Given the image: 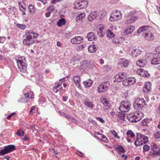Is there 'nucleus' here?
I'll use <instances>...</instances> for the list:
<instances>
[{
	"label": "nucleus",
	"instance_id": "obj_48",
	"mask_svg": "<svg viewBox=\"0 0 160 160\" xmlns=\"http://www.w3.org/2000/svg\"><path fill=\"white\" fill-rule=\"evenodd\" d=\"M122 84L124 86H129V83L128 82V79H126L124 81H122Z\"/></svg>",
	"mask_w": 160,
	"mask_h": 160
},
{
	"label": "nucleus",
	"instance_id": "obj_47",
	"mask_svg": "<svg viewBox=\"0 0 160 160\" xmlns=\"http://www.w3.org/2000/svg\"><path fill=\"white\" fill-rule=\"evenodd\" d=\"M55 8L53 5H50L49 6L48 9L50 12H52L54 10Z\"/></svg>",
	"mask_w": 160,
	"mask_h": 160
},
{
	"label": "nucleus",
	"instance_id": "obj_62",
	"mask_svg": "<svg viewBox=\"0 0 160 160\" xmlns=\"http://www.w3.org/2000/svg\"><path fill=\"white\" fill-rule=\"evenodd\" d=\"M59 0H52L51 2L52 3H55L58 2H59Z\"/></svg>",
	"mask_w": 160,
	"mask_h": 160
},
{
	"label": "nucleus",
	"instance_id": "obj_58",
	"mask_svg": "<svg viewBox=\"0 0 160 160\" xmlns=\"http://www.w3.org/2000/svg\"><path fill=\"white\" fill-rule=\"evenodd\" d=\"M15 114V112L12 113L11 114H10V115H8V116L7 118L8 119H10L11 117L12 116V115Z\"/></svg>",
	"mask_w": 160,
	"mask_h": 160
},
{
	"label": "nucleus",
	"instance_id": "obj_57",
	"mask_svg": "<svg viewBox=\"0 0 160 160\" xmlns=\"http://www.w3.org/2000/svg\"><path fill=\"white\" fill-rule=\"evenodd\" d=\"M70 121H72V122H74L75 123H77L78 122L77 120L72 117L71 118Z\"/></svg>",
	"mask_w": 160,
	"mask_h": 160
},
{
	"label": "nucleus",
	"instance_id": "obj_32",
	"mask_svg": "<svg viewBox=\"0 0 160 160\" xmlns=\"http://www.w3.org/2000/svg\"><path fill=\"white\" fill-rule=\"evenodd\" d=\"M137 65L140 67H143L146 64V62L142 60H139L137 62Z\"/></svg>",
	"mask_w": 160,
	"mask_h": 160
},
{
	"label": "nucleus",
	"instance_id": "obj_25",
	"mask_svg": "<svg viewBox=\"0 0 160 160\" xmlns=\"http://www.w3.org/2000/svg\"><path fill=\"white\" fill-rule=\"evenodd\" d=\"M134 102L137 103L138 104L145 105V101L143 98H136L135 101Z\"/></svg>",
	"mask_w": 160,
	"mask_h": 160
},
{
	"label": "nucleus",
	"instance_id": "obj_10",
	"mask_svg": "<svg viewBox=\"0 0 160 160\" xmlns=\"http://www.w3.org/2000/svg\"><path fill=\"white\" fill-rule=\"evenodd\" d=\"M122 15L121 12L118 10L113 11L110 14L109 20H111V18H112L113 20H120L122 19Z\"/></svg>",
	"mask_w": 160,
	"mask_h": 160
},
{
	"label": "nucleus",
	"instance_id": "obj_42",
	"mask_svg": "<svg viewBox=\"0 0 160 160\" xmlns=\"http://www.w3.org/2000/svg\"><path fill=\"white\" fill-rule=\"evenodd\" d=\"M28 9L30 13L33 14L35 11V9L34 6L32 5H30L28 7Z\"/></svg>",
	"mask_w": 160,
	"mask_h": 160
},
{
	"label": "nucleus",
	"instance_id": "obj_3",
	"mask_svg": "<svg viewBox=\"0 0 160 160\" xmlns=\"http://www.w3.org/2000/svg\"><path fill=\"white\" fill-rule=\"evenodd\" d=\"M148 141L147 137L142 135L140 133H137L136 139L134 142V144L136 146H139L146 143Z\"/></svg>",
	"mask_w": 160,
	"mask_h": 160
},
{
	"label": "nucleus",
	"instance_id": "obj_63",
	"mask_svg": "<svg viewBox=\"0 0 160 160\" xmlns=\"http://www.w3.org/2000/svg\"><path fill=\"white\" fill-rule=\"evenodd\" d=\"M38 0L42 2L44 4H45L47 3V0Z\"/></svg>",
	"mask_w": 160,
	"mask_h": 160
},
{
	"label": "nucleus",
	"instance_id": "obj_54",
	"mask_svg": "<svg viewBox=\"0 0 160 160\" xmlns=\"http://www.w3.org/2000/svg\"><path fill=\"white\" fill-rule=\"evenodd\" d=\"M62 88V87H61L59 89H58V88H56L55 87H54L53 88V90L56 93L59 90L61 89Z\"/></svg>",
	"mask_w": 160,
	"mask_h": 160
},
{
	"label": "nucleus",
	"instance_id": "obj_2",
	"mask_svg": "<svg viewBox=\"0 0 160 160\" xmlns=\"http://www.w3.org/2000/svg\"><path fill=\"white\" fill-rule=\"evenodd\" d=\"M143 117L142 112H136L127 115V117L128 121L132 122H136L140 121Z\"/></svg>",
	"mask_w": 160,
	"mask_h": 160
},
{
	"label": "nucleus",
	"instance_id": "obj_17",
	"mask_svg": "<svg viewBox=\"0 0 160 160\" xmlns=\"http://www.w3.org/2000/svg\"><path fill=\"white\" fill-rule=\"evenodd\" d=\"M84 104L91 109H92L94 107V104L92 102L90 101L88 99H86L84 101Z\"/></svg>",
	"mask_w": 160,
	"mask_h": 160
},
{
	"label": "nucleus",
	"instance_id": "obj_6",
	"mask_svg": "<svg viewBox=\"0 0 160 160\" xmlns=\"http://www.w3.org/2000/svg\"><path fill=\"white\" fill-rule=\"evenodd\" d=\"M130 104L128 102L122 101L121 103L119 109L122 112H127L130 109Z\"/></svg>",
	"mask_w": 160,
	"mask_h": 160
},
{
	"label": "nucleus",
	"instance_id": "obj_53",
	"mask_svg": "<svg viewBox=\"0 0 160 160\" xmlns=\"http://www.w3.org/2000/svg\"><path fill=\"white\" fill-rule=\"evenodd\" d=\"M125 114H122V116H120V118L122 120H124L125 119Z\"/></svg>",
	"mask_w": 160,
	"mask_h": 160
},
{
	"label": "nucleus",
	"instance_id": "obj_16",
	"mask_svg": "<svg viewBox=\"0 0 160 160\" xmlns=\"http://www.w3.org/2000/svg\"><path fill=\"white\" fill-rule=\"evenodd\" d=\"M92 65V63L90 62L89 61L84 62L82 64V66L83 68L87 69L91 68Z\"/></svg>",
	"mask_w": 160,
	"mask_h": 160
},
{
	"label": "nucleus",
	"instance_id": "obj_8",
	"mask_svg": "<svg viewBox=\"0 0 160 160\" xmlns=\"http://www.w3.org/2000/svg\"><path fill=\"white\" fill-rule=\"evenodd\" d=\"M109 85V82L108 81L101 83L98 88V92L101 93L105 91L108 88Z\"/></svg>",
	"mask_w": 160,
	"mask_h": 160
},
{
	"label": "nucleus",
	"instance_id": "obj_51",
	"mask_svg": "<svg viewBox=\"0 0 160 160\" xmlns=\"http://www.w3.org/2000/svg\"><path fill=\"white\" fill-rule=\"evenodd\" d=\"M22 139L24 141H28L29 140V138L28 136V135H25V136L23 138H22Z\"/></svg>",
	"mask_w": 160,
	"mask_h": 160
},
{
	"label": "nucleus",
	"instance_id": "obj_55",
	"mask_svg": "<svg viewBox=\"0 0 160 160\" xmlns=\"http://www.w3.org/2000/svg\"><path fill=\"white\" fill-rule=\"evenodd\" d=\"M19 6L20 9L21 11H23L25 10V8L22 6V4H19Z\"/></svg>",
	"mask_w": 160,
	"mask_h": 160
},
{
	"label": "nucleus",
	"instance_id": "obj_15",
	"mask_svg": "<svg viewBox=\"0 0 160 160\" xmlns=\"http://www.w3.org/2000/svg\"><path fill=\"white\" fill-rule=\"evenodd\" d=\"M118 64L120 65L121 67L123 66L125 68L127 67L129 64V61L126 59L121 58L119 60Z\"/></svg>",
	"mask_w": 160,
	"mask_h": 160
},
{
	"label": "nucleus",
	"instance_id": "obj_60",
	"mask_svg": "<svg viewBox=\"0 0 160 160\" xmlns=\"http://www.w3.org/2000/svg\"><path fill=\"white\" fill-rule=\"evenodd\" d=\"M100 13L101 15H102V16H105V15L106 12L104 10L101 11L100 12Z\"/></svg>",
	"mask_w": 160,
	"mask_h": 160
},
{
	"label": "nucleus",
	"instance_id": "obj_24",
	"mask_svg": "<svg viewBox=\"0 0 160 160\" xmlns=\"http://www.w3.org/2000/svg\"><path fill=\"white\" fill-rule=\"evenodd\" d=\"M141 52V51L138 49H135L133 50L131 54L133 57H137L138 55L140 54Z\"/></svg>",
	"mask_w": 160,
	"mask_h": 160
},
{
	"label": "nucleus",
	"instance_id": "obj_35",
	"mask_svg": "<svg viewBox=\"0 0 160 160\" xmlns=\"http://www.w3.org/2000/svg\"><path fill=\"white\" fill-rule=\"evenodd\" d=\"M149 27L148 26H144L140 28L137 31V33H140L146 30L148 27Z\"/></svg>",
	"mask_w": 160,
	"mask_h": 160
},
{
	"label": "nucleus",
	"instance_id": "obj_4",
	"mask_svg": "<svg viewBox=\"0 0 160 160\" xmlns=\"http://www.w3.org/2000/svg\"><path fill=\"white\" fill-rule=\"evenodd\" d=\"M88 5V2L86 0L76 1L74 3V8L78 10L86 8Z\"/></svg>",
	"mask_w": 160,
	"mask_h": 160
},
{
	"label": "nucleus",
	"instance_id": "obj_49",
	"mask_svg": "<svg viewBox=\"0 0 160 160\" xmlns=\"http://www.w3.org/2000/svg\"><path fill=\"white\" fill-rule=\"evenodd\" d=\"M154 137L155 138L157 139L160 138V131L157 132V133L155 134Z\"/></svg>",
	"mask_w": 160,
	"mask_h": 160
},
{
	"label": "nucleus",
	"instance_id": "obj_21",
	"mask_svg": "<svg viewBox=\"0 0 160 160\" xmlns=\"http://www.w3.org/2000/svg\"><path fill=\"white\" fill-rule=\"evenodd\" d=\"M87 37L89 41H92L97 39V38L95 36V34L92 32H90L88 33Z\"/></svg>",
	"mask_w": 160,
	"mask_h": 160
},
{
	"label": "nucleus",
	"instance_id": "obj_52",
	"mask_svg": "<svg viewBox=\"0 0 160 160\" xmlns=\"http://www.w3.org/2000/svg\"><path fill=\"white\" fill-rule=\"evenodd\" d=\"M97 119L102 123H104L105 122L104 120L100 117H98L97 118Z\"/></svg>",
	"mask_w": 160,
	"mask_h": 160
},
{
	"label": "nucleus",
	"instance_id": "obj_12",
	"mask_svg": "<svg viewBox=\"0 0 160 160\" xmlns=\"http://www.w3.org/2000/svg\"><path fill=\"white\" fill-rule=\"evenodd\" d=\"M83 38L81 36L75 37L70 40V42L74 44H80L83 41Z\"/></svg>",
	"mask_w": 160,
	"mask_h": 160
},
{
	"label": "nucleus",
	"instance_id": "obj_7",
	"mask_svg": "<svg viewBox=\"0 0 160 160\" xmlns=\"http://www.w3.org/2000/svg\"><path fill=\"white\" fill-rule=\"evenodd\" d=\"M19 70L21 72H24L26 71L27 65L21 58H19L17 61Z\"/></svg>",
	"mask_w": 160,
	"mask_h": 160
},
{
	"label": "nucleus",
	"instance_id": "obj_43",
	"mask_svg": "<svg viewBox=\"0 0 160 160\" xmlns=\"http://www.w3.org/2000/svg\"><path fill=\"white\" fill-rule=\"evenodd\" d=\"M143 152H144V151L146 152L150 150V147L147 144H145L143 146Z\"/></svg>",
	"mask_w": 160,
	"mask_h": 160
},
{
	"label": "nucleus",
	"instance_id": "obj_33",
	"mask_svg": "<svg viewBox=\"0 0 160 160\" xmlns=\"http://www.w3.org/2000/svg\"><path fill=\"white\" fill-rule=\"evenodd\" d=\"M85 17V14L84 13H81L79 14L76 17V20H81L83 19Z\"/></svg>",
	"mask_w": 160,
	"mask_h": 160
},
{
	"label": "nucleus",
	"instance_id": "obj_26",
	"mask_svg": "<svg viewBox=\"0 0 160 160\" xmlns=\"http://www.w3.org/2000/svg\"><path fill=\"white\" fill-rule=\"evenodd\" d=\"M93 82L90 79H88L83 82V83L85 87H89L92 86Z\"/></svg>",
	"mask_w": 160,
	"mask_h": 160
},
{
	"label": "nucleus",
	"instance_id": "obj_18",
	"mask_svg": "<svg viewBox=\"0 0 160 160\" xmlns=\"http://www.w3.org/2000/svg\"><path fill=\"white\" fill-rule=\"evenodd\" d=\"M144 36L146 39L148 41H152L153 40L154 38V35L150 32L145 33Z\"/></svg>",
	"mask_w": 160,
	"mask_h": 160
},
{
	"label": "nucleus",
	"instance_id": "obj_37",
	"mask_svg": "<svg viewBox=\"0 0 160 160\" xmlns=\"http://www.w3.org/2000/svg\"><path fill=\"white\" fill-rule=\"evenodd\" d=\"M33 94V93L32 92H30L29 93L25 94V96L27 98H34Z\"/></svg>",
	"mask_w": 160,
	"mask_h": 160
},
{
	"label": "nucleus",
	"instance_id": "obj_41",
	"mask_svg": "<svg viewBox=\"0 0 160 160\" xmlns=\"http://www.w3.org/2000/svg\"><path fill=\"white\" fill-rule=\"evenodd\" d=\"M126 134L127 135H130V137L132 138L134 137L135 136V135L134 133L131 130L128 131L127 132Z\"/></svg>",
	"mask_w": 160,
	"mask_h": 160
},
{
	"label": "nucleus",
	"instance_id": "obj_59",
	"mask_svg": "<svg viewBox=\"0 0 160 160\" xmlns=\"http://www.w3.org/2000/svg\"><path fill=\"white\" fill-rule=\"evenodd\" d=\"M64 116L66 118L69 120V121L72 118V117H71L69 115H65Z\"/></svg>",
	"mask_w": 160,
	"mask_h": 160
},
{
	"label": "nucleus",
	"instance_id": "obj_38",
	"mask_svg": "<svg viewBox=\"0 0 160 160\" xmlns=\"http://www.w3.org/2000/svg\"><path fill=\"white\" fill-rule=\"evenodd\" d=\"M116 150L117 152H119L122 153H124L125 152V150L121 146H119L116 148Z\"/></svg>",
	"mask_w": 160,
	"mask_h": 160
},
{
	"label": "nucleus",
	"instance_id": "obj_44",
	"mask_svg": "<svg viewBox=\"0 0 160 160\" xmlns=\"http://www.w3.org/2000/svg\"><path fill=\"white\" fill-rule=\"evenodd\" d=\"M66 21H58L57 22V24L58 26L60 27H61L62 25L65 24Z\"/></svg>",
	"mask_w": 160,
	"mask_h": 160
},
{
	"label": "nucleus",
	"instance_id": "obj_19",
	"mask_svg": "<svg viewBox=\"0 0 160 160\" xmlns=\"http://www.w3.org/2000/svg\"><path fill=\"white\" fill-rule=\"evenodd\" d=\"M151 84L150 82L145 83L143 89V92L146 93L148 92L151 89Z\"/></svg>",
	"mask_w": 160,
	"mask_h": 160
},
{
	"label": "nucleus",
	"instance_id": "obj_30",
	"mask_svg": "<svg viewBox=\"0 0 160 160\" xmlns=\"http://www.w3.org/2000/svg\"><path fill=\"white\" fill-rule=\"evenodd\" d=\"M97 14L96 12H92L88 16V20L95 19L97 17Z\"/></svg>",
	"mask_w": 160,
	"mask_h": 160
},
{
	"label": "nucleus",
	"instance_id": "obj_13",
	"mask_svg": "<svg viewBox=\"0 0 160 160\" xmlns=\"http://www.w3.org/2000/svg\"><path fill=\"white\" fill-rule=\"evenodd\" d=\"M151 150L156 152L157 155H160V148L155 143L152 142L151 144Z\"/></svg>",
	"mask_w": 160,
	"mask_h": 160
},
{
	"label": "nucleus",
	"instance_id": "obj_23",
	"mask_svg": "<svg viewBox=\"0 0 160 160\" xmlns=\"http://www.w3.org/2000/svg\"><path fill=\"white\" fill-rule=\"evenodd\" d=\"M133 107L134 109L138 111V112H141L139 110L142 109L143 107V105L134 102L133 105Z\"/></svg>",
	"mask_w": 160,
	"mask_h": 160
},
{
	"label": "nucleus",
	"instance_id": "obj_27",
	"mask_svg": "<svg viewBox=\"0 0 160 160\" xmlns=\"http://www.w3.org/2000/svg\"><path fill=\"white\" fill-rule=\"evenodd\" d=\"M135 28V27L134 26H129L128 28L126 29L125 32L127 34H131L133 32Z\"/></svg>",
	"mask_w": 160,
	"mask_h": 160
},
{
	"label": "nucleus",
	"instance_id": "obj_50",
	"mask_svg": "<svg viewBox=\"0 0 160 160\" xmlns=\"http://www.w3.org/2000/svg\"><path fill=\"white\" fill-rule=\"evenodd\" d=\"M112 42L114 44H118L119 42V41L118 39L115 38L113 39Z\"/></svg>",
	"mask_w": 160,
	"mask_h": 160
},
{
	"label": "nucleus",
	"instance_id": "obj_36",
	"mask_svg": "<svg viewBox=\"0 0 160 160\" xmlns=\"http://www.w3.org/2000/svg\"><path fill=\"white\" fill-rule=\"evenodd\" d=\"M24 134V132L21 128H19L16 133L17 135L19 136H23Z\"/></svg>",
	"mask_w": 160,
	"mask_h": 160
},
{
	"label": "nucleus",
	"instance_id": "obj_1",
	"mask_svg": "<svg viewBox=\"0 0 160 160\" xmlns=\"http://www.w3.org/2000/svg\"><path fill=\"white\" fill-rule=\"evenodd\" d=\"M38 34L32 31H28L24 35L23 43L26 45L30 46L37 40Z\"/></svg>",
	"mask_w": 160,
	"mask_h": 160
},
{
	"label": "nucleus",
	"instance_id": "obj_46",
	"mask_svg": "<svg viewBox=\"0 0 160 160\" xmlns=\"http://www.w3.org/2000/svg\"><path fill=\"white\" fill-rule=\"evenodd\" d=\"M17 26L22 29H24L26 27V25L23 24H20L19 23H17Z\"/></svg>",
	"mask_w": 160,
	"mask_h": 160
},
{
	"label": "nucleus",
	"instance_id": "obj_56",
	"mask_svg": "<svg viewBox=\"0 0 160 160\" xmlns=\"http://www.w3.org/2000/svg\"><path fill=\"white\" fill-rule=\"evenodd\" d=\"M148 155L149 156H153L157 155L156 154V152H152L151 151L149 152Z\"/></svg>",
	"mask_w": 160,
	"mask_h": 160
},
{
	"label": "nucleus",
	"instance_id": "obj_9",
	"mask_svg": "<svg viewBox=\"0 0 160 160\" xmlns=\"http://www.w3.org/2000/svg\"><path fill=\"white\" fill-rule=\"evenodd\" d=\"M97 34L100 38H102L105 35V26L103 24L98 25L96 28Z\"/></svg>",
	"mask_w": 160,
	"mask_h": 160
},
{
	"label": "nucleus",
	"instance_id": "obj_28",
	"mask_svg": "<svg viewBox=\"0 0 160 160\" xmlns=\"http://www.w3.org/2000/svg\"><path fill=\"white\" fill-rule=\"evenodd\" d=\"M73 79L74 83L76 84H77L78 87H79L80 86L79 84L80 81V77L79 76H74L73 78Z\"/></svg>",
	"mask_w": 160,
	"mask_h": 160
},
{
	"label": "nucleus",
	"instance_id": "obj_34",
	"mask_svg": "<svg viewBox=\"0 0 160 160\" xmlns=\"http://www.w3.org/2000/svg\"><path fill=\"white\" fill-rule=\"evenodd\" d=\"M128 79L129 85L134 84L136 81V79L134 78H129Z\"/></svg>",
	"mask_w": 160,
	"mask_h": 160
},
{
	"label": "nucleus",
	"instance_id": "obj_39",
	"mask_svg": "<svg viewBox=\"0 0 160 160\" xmlns=\"http://www.w3.org/2000/svg\"><path fill=\"white\" fill-rule=\"evenodd\" d=\"M107 36L111 38H112L114 37V34L110 30L108 29L107 31Z\"/></svg>",
	"mask_w": 160,
	"mask_h": 160
},
{
	"label": "nucleus",
	"instance_id": "obj_22",
	"mask_svg": "<svg viewBox=\"0 0 160 160\" xmlns=\"http://www.w3.org/2000/svg\"><path fill=\"white\" fill-rule=\"evenodd\" d=\"M95 134L96 135H98L100 138H102V139H101L102 141L105 143H107L108 142V140L104 135L99 132H96Z\"/></svg>",
	"mask_w": 160,
	"mask_h": 160
},
{
	"label": "nucleus",
	"instance_id": "obj_31",
	"mask_svg": "<svg viewBox=\"0 0 160 160\" xmlns=\"http://www.w3.org/2000/svg\"><path fill=\"white\" fill-rule=\"evenodd\" d=\"M101 100V102L102 103L105 107H109L110 103L106 98H102Z\"/></svg>",
	"mask_w": 160,
	"mask_h": 160
},
{
	"label": "nucleus",
	"instance_id": "obj_29",
	"mask_svg": "<svg viewBox=\"0 0 160 160\" xmlns=\"http://www.w3.org/2000/svg\"><path fill=\"white\" fill-rule=\"evenodd\" d=\"M97 48L94 44L89 46L88 48V52L91 53H93L97 50Z\"/></svg>",
	"mask_w": 160,
	"mask_h": 160
},
{
	"label": "nucleus",
	"instance_id": "obj_45",
	"mask_svg": "<svg viewBox=\"0 0 160 160\" xmlns=\"http://www.w3.org/2000/svg\"><path fill=\"white\" fill-rule=\"evenodd\" d=\"M110 132H111V133L113 135V137H114L115 138H116L118 139L120 138L119 137H118L117 136V134L115 130H111Z\"/></svg>",
	"mask_w": 160,
	"mask_h": 160
},
{
	"label": "nucleus",
	"instance_id": "obj_14",
	"mask_svg": "<svg viewBox=\"0 0 160 160\" xmlns=\"http://www.w3.org/2000/svg\"><path fill=\"white\" fill-rule=\"evenodd\" d=\"M151 62L152 64L154 65L160 64V56L158 54H154Z\"/></svg>",
	"mask_w": 160,
	"mask_h": 160
},
{
	"label": "nucleus",
	"instance_id": "obj_5",
	"mask_svg": "<svg viewBox=\"0 0 160 160\" xmlns=\"http://www.w3.org/2000/svg\"><path fill=\"white\" fill-rule=\"evenodd\" d=\"M16 148L13 145H9L6 146L4 148L0 151V155H3L15 150Z\"/></svg>",
	"mask_w": 160,
	"mask_h": 160
},
{
	"label": "nucleus",
	"instance_id": "obj_40",
	"mask_svg": "<svg viewBox=\"0 0 160 160\" xmlns=\"http://www.w3.org/2000/svg\"><path fill=\"white\" fill-rule=\"evenodd\" d=\"M148 121V119H145L143 120L141 122L140 124L142 126H148L147 122Z\"/></svg>",
	"mask_w": 160,
	"mask_h": 160
},
{
	"label": "nucleus",
	"instance_id": "obj_61",
	"mask_svg": "<svg viewBox=\"0 0 160 160\" xmlns=\"http://www.w3.org/2000/svg\"><path fill=\"white\" fill-rule=\"evenodd\" d=\"M68 98V97H66V96H64V97H63L62 100L63 101L65 102L67 100Z\"/></svg>",
	"mask_w": 160,
	"mask_h": 160
},
{
	"label": "nucleus",
	"instance_id": "obj_11",
	"mask_svg": "<svg viewBox=\"0 0 160 160\" xmlns=\"http://www.w3.org/2000/svg\"><path fill=\"white\" fill-rule=\"evenodd\" d=\"M127 78V74L124 72L120 73L114 76L115 80L118 82L124 81Z\"/></svg>",
	"mask_w": 160,
	"mask_h": 160
},
{
	"label": "nucleus",
	"instance_id": "obj_20",
	"mask_svg": "<svg viewBox=\"0 0 160 160\" xmlns=\"http://www.w3.org/2000/svg\"><path fill=\"white\" fill-rule=\"evenodd\" d=\"M137 72L143 77H148L150 76V74L148 72L144 71L142 69L138 70Z\"/></svg>",
	"mask_w": 160,
	"mask_h": 160
},
{
	"label": "nucleus",
	"instance_id": "obj_64",
	"mask_svg": "<svg viewBox=\"0 0 160 160\" xmlns=\"http://www.w3.org/2000/svg\"><path fill=\"white\" fill-rule=\"evenodd\" d=\"M50 12H48L46 13L45 15L47 17H49L50 16Z\"/></svg>",
	"mask_w": 160,
	"mask_h": 160
}]
</instances>
